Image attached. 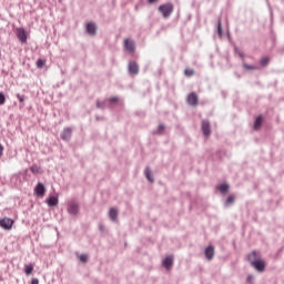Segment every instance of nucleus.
<instances>
[{
    "label": "nucleus",
    "mask_w": 284,
    "mask_h": 284,
    "mask_svg": "<svg viewBox=\"0 0 284 284\" xmlns=\"http://www.w3.org/2000/svg\"><path fill=\"white\" fill-rule=\"evenodd\" d=\"M158 10L159 12H161L164 19H170V17H172V13L174 12V4L171 2H166L164 4H161Z\"/></svg>",
    "instance_id": "obj_1"
},
{
    "label": "nucleus",
    "mask_w": 284,
    "mask_h": 284,
    "mask_svg": "<svg viewBox=\"0 0 284 284\" xmlns=\"http://www.w3.org/2000/svg\"><path fill=\"white\" fill-rule=\"evenodd\" d=\"M251 266L254 267V270H256V272L263 273V272H265V270L267 267V263L265 262V260H263L261 257L257 261H253Z\"/></svg>",
    "instance_id": "obj_2"
},
{
    "label": "nucleus",
    "mask_w": 284,
    "mask_h": 284,
    "mask_svg": "<svg viewBox=\"0 0 284 284\" xmlns=\"http://www.w3.org/2000/svg\"><path fill=\"white\" fill-rule=\"evenodd\" d=\"M12 225H14L13 219L2 217L0 220V227H2V230H12Z\"/></svg>",
    "instance_id": "obj_3"
},
{
    "label": "nucleus",
    "mask_w": 284,
    "mask_h": 284,
    "mask_svg": "<svg viewBox=\"0 0 284 284\" xmlns=\"http://www.w3.org/2000/svg\"><path fill=\"white\" fill-rule=\"evenodd\" d=\"M261 258V251H252L246 255L245 261H247L250 265H252L253 261H260Z\"/></svg>",
    "instance_id": "obj_4"
},
{
    "label": "nucleus",
    "mask_w": 284,
    "mask_h": 284,
    "mask_svg": "<svg viewBox=\"0 0 284 284\" xmlns=\"http://www.w3.org/2000/svg\"><path fill=\"white\" fill-rule=\"evenodd\" d=\"M162 266L170 272L174 267V255H169L162 261Z\"/></svg>",
    "instance_id": "obj_5"
},
{
    "label": "nucleus",
    "mask_w": 284,
    "mask_h": 284,
    "mask_svg": "<svg viewBox=\"0 0 284 284\" xmlns=\"http://www.w3.org/2000/svg\"><path fill=\"white\" fill-rule=\"evenodd\" d=\"M99 30V27L94 23V22H88L87 23V34H89V37H97V32Z\"/></svg>",
    "instance_id": "obj_6"
},
{
    "label": "nucleus",
    "mask_w": 284,
    "mask_h": 284,
    "mask_svg": "<svg viewBox=\"0 0 284 284\" xmlns=\"http://www.w3.org/2000/svg\"><path fill=\"white\" fill-rule=\"evenodd\" d=\"M186 103L191 105V108H196V105H199V95L195 92H191L187 95Z\"/></svg>",
    "instance_id": "obj_7"
},
{
    "label": "nucleus",
    "mask_w": 284,
    "mask_h": 284,
    "mask_svg": "<svg viewBox=\"0 0 284 284\" xmlns=\"http://www.w3.org/2000/svg\"><path fill=\"white\" fill-rule=\"evenodd\" d=\"M201 130L204 136H210V134H212V124L210 123V120L202 121Z\"/></svg>",
    "instance_id": "obj_8"
},
{
    "label": "nucleus",
    "mask_w": 284,
    "mask_h": 284,
    "mask_svg": "<svg viewBox=\"0 0 284 284\" xmlns=\"http://www.w3.org/2000/svg\"><path fill=\"white\" fill-rule=\"evenodd\" d=\"M34 194L39 199H43V196H45V185H43V183L39 182L34 187Z\"/></svg>",
    "instance_id": "obj_9"
},
{
    "label": "nucleus",
    "mask_w": 284,
    "mask_h": 284,
    "mask_svg": "<svg viewBox=\"0 0 284 284\" xmlns=\"http://www.w3.org/2000/svg\"><path fill=\"white\" fill-rule=\"evenodd\" d=\"M128 70L131 77H136L139 74V63L136 61H130Z\"/></svg>",
    "instance_id": "obj_10"
},
{
    "label": "nucleus",
    "mask_w": 284,
    "mask_h": 284,
    "mask_svg": "<svg viewBox=\"0 0 284 284\" xmlns=\"http://www.w3.org/2000/svg\"><path fill=\"white\" fill-rule=\"evenodd\" d=\"M124 48H125V50H128V52H130L131 54H134V52L136 51V44L134 43L133 40H130V39H125V41H124Z\"/></svg>",
    "instance_id": "obj_11"
},
{
    "label": "nucleus",
    "mask_w": 284,
    "mask_h": 284,
    "mask_svg": "<svg viewBox=\"0 0 284 284\" xmlns=\"http://www.w3.org/2000/svg\"><path fill=\"white\" fill-rule=\"evenodd\" d=\"M109 217L112 223H119V210H116V207L110 209Z\"/></svg>",
    "instance_id": "obj_12"
},
{
    "label": "nucleus",
    "mask_w": 284,
    "mask_h": 284,
    "mask_svg": "<svg viewBox=\"0 0 284 284\" xmlns=\"http://www.w3.org/2000/svg\"><path fill=\"white\" fill-rule=\"evenodd\" d=\"M214 254H215L214 246L209 245L205 247L204 255L206 261H212V258H214Z\"/></svg>",
    "instance_id": "obj_13"
},
{
    "label": "nucleus",
    "mask_w": 284,
    "mask_h": 284,
    "mask_svg": "<svg viewBox=\"0 0 284 284\" xmlns=\"http://www.w3.org/2000/svg\"><path fill=\"white\" fill-rule=\"evenodd\" d=\"M263 121H264V118H263V114H260L255 121H254V125H253V129L256 131V130H261V128H263Z\"/></svg>",
    "instance_id": "obj_14"
},
{
    "label": "nucleus",
    "mask_w": 284,
    "mask_h": 284,
    "mask_svg": "<svg viewBox=\"0 0 284 284\" xmlns=\"http://www.w3.org/2000/svg\"><path fill=\"white\" fill-rule=\"evenodd\" d=\"M61 139L62 141H70V139H72V129L70 128L64 129L61 134Z\"/></svg>",
    "instance_id": "obj_15"
},
{
    "label": "nucleus",
    "mask_w": 284,
    "mask_h": 284,
    "mask_svg": "<svg viewBox=\"0 0 284 284\" xmlns=\"http://www.w3.org/2000/svg\"><path fill=\"white\" fill-rule=\"evenodd\" d=\"M17 37L21 43H26V41H28V36H26V30L23 29H18Z\"/></svg>",
    "instance_id": "obj_16"
},
{
    "label": "nucleus",
    "mask_w": 284,
    "mask_h": 284,
    "mask_svg": "<svg viewBox=\"0 0 284 284\" xmlns=\"http://www.w3.org/2000/svg\"><path fill=\"white\" fill-rule=\"evenodd\" d=\"M47 205H49V207H54L57 205H59V197L52 195L49 199H47Z\"/></svg>",
    "instance_id": "obj_17"
},
{
    "label": "nucleus",
    "mask_w": 284,
    "mask_h": 284,
    "mask_svg": "<svg viewBox=\"0 0 284 284\" xmlns=\"http://www.w3.org/2000/svg\"><path fill=\"white\" fill-rule=\"evenodd\" d=\"M236 203V196L235 195H229L227 199L224 202L225 207H230L231 205H234Z\"/></svg>",
    "instance_id": "obj_18"
},
{
    "label": "nucleus",
    "mask_w": 284,
    "mask_h": 284,
    "mask_svg": "<svg viewBox=\"0 0 284 284\" xmlns=\"http://www.w3.org/2000/svg\"><path fill=\"white\" fill-rule=\"evenodd\" d=\"M217 190L221 194H227V192H230V185L227 183H222L217 186Z\"/></svg>",
    "instance_id": "obj_19"
},
{
    "label": "nucleus",
    "mask_w": 284,
    "mask_h": 284,
    "mask_svg": "<svg viewBox=\"0 0 284 284\" xmlns=\"http://www.w3.org/2000/svg\"><path fill=\"white\" fill-rule=\"evenodd\" d=\"M144 174L149 183H154V178L152 176V171H150V166L145 168Z\"/></svg>",
    "instance_id": "obj_20"
},
{
    "label": "nucleus",
    "mask_w": 284,
    "mask_h": 284,
    "mask_svg": "<svg viewBox=\"0 0 284 284\" xmlns=\"http://www.w3.org/2000/svg\"><path fill=\"white\" fill-rule=\"evenodd\" d=\"M225 34V31L223 30V24L221 22V19L217 21V37L220 39H223V36Z\"/></svg>",
    "instance_id": "obj_21"
},
{
    "label": "nucleus",
    "mask_w": 284,
    "mask_h": 284,
    "mask_svg": "<svg viewBox=\"0 0 284 284\" xmlns=\"http://www.w3.org/2000/svg\"><path fill=\"white\" fill-rule=\"evenodd\" d=\"M75 255L78 256L80 263H82L83 265L88 264V261H89L88 254L79 255V253H75Z\"/></svg>",
    "instance_id": "obj_22"
},
{
    "label": "nucleus",
    "mask_w": 284,
    "mask_h": 284,
    "mask_svg": "<svg viewBox=\"0 0 284 284\" xmlns=\"http://www.w3.org/2000/svg\"><path fill=\"white\" fill-rule=\"evenodd\" d=\"M261 68H267L270 65V57H263L260 60Z\"/></svg>",
    "instance_id": "obj_23"
},
{
    "label": "nucleus",
    "mask_w": 284,
    "mask_h": 284,
    "mask_svg": "<svg viewBox=\"0 0 284 284\" xmlns=\"http://www.w3.org/2000/svg\"><path fill=\"white\" fill-rule=\"evenodd\" d=\"M159 136H163L165 134V124H159L158 130L154 132Z\"/></svg>",
    "instance_id": "obj_24"
},
{
    "label": "nucleus",
    "mask_w": 284,
    "mask_h": 284,
    "mask_svg": "<svg viewBox=\"0 0 284 284\" xmlns=\"http://www.w3.org/2000/svg\"><path fill=\"white\" fill-rule=\"evenodd\" d=\"M33 270H34V266H32V264L26 265L24 274H27V276H30V274H32Z\"/></svg>",
    "instance_id": "obj_25"
},
{
    "label": "nucleus",
    "mask_w": 284,
    "mask_h": 284,
    "mask_svg": "<svg viewBox=\"0 0 284 284\" xmlns=\"http://www.w3.org/2000/svg\"><path fill=\"white\" fill-rule=\"evenodd\" d=\"M79 214V204L72 203V216H77Z\"/></svg>",
    "instance_id": "obj_26"
},
{
    "label": "nucleus",
    "mask_w": 284,
    "mask_h": 284,
    "mask_svg": "<svg viewBox=\"0 0 284 284\" xmlns=\"http://www.w3.org/2000/svg\"><path fill=\"white\" fill-rule=\"evenodd\" d=\"M234 52H235V54H239V57H240L241 59H245V53H243V52L239 49V47H234Z\"/></svg>",
    "instance_id": "obj_27"
},
{
    "label": "nucleus",
    "mask_w": 284,
    "mask_h": 284,
    "mask_svg": "<svg viewBox=\"0 0 284 284\" xmlns=\"http://www.w3.org/2000/svg\"><path fill=\"white\" fill-rule=\"evenodd\" d=\"M184 74H185V77H194L195 71H194V69H185Z\"/></svg>",
    "instance_id": "obj_28"
},
{
    "label": "nucleus",
    "mask_w": 284,
    "mask_h": 284,
    "mask_svg": "<svg viewBox=\"0 0 284 284\" xmlns=\"http://www.w3.org/2000/svg\"><path fill=\"white\" fill-rule=\"evenodd\" d=\"M43 65H45V60H43V59H38V61H37V68L41 69V68H43Z\"/></svg>",
    "instance_id": "obj_29"
},
{
    "label": "nucleus",
    "mask_w": 284,
    "mask_h": 284,
    "mask_svg": "<svg viewBox=\"0 0 284 284\" xmlns=\"http://www.w3.org/2000/svg\"><path fill=\"white\" fill-rule=\"evenodd\" d=\"M97 108L99 110H105V102L97 101Z\"/></svg>",
    "instance_id": "obj_30"
},
{
    "label": "nucleus",
    "mask_w": 284,
    "mask_h": 284,
    "mask_svg": "<svg viewBox=\"0 0 284 284\" xmlns=\"http://www.w3.org/2000/svg\"><path fill=\"white\" fill-rule=\"evenodd\" d=\"M242 65H243L244 70H256V67H254L252 64L243 63Z\"/></svg>",
    "instance_id": "obj_31"
},
{
    "label": "nucleus",
    "mask_w": 284,
    "mask_h": 284,
    "mask_svg": "<svg viewBox=\"0 0 284 284\" xmlns=\"http://www.w3.org/2000/svg\"><path fill=\"white\" fill-rule=\"evenodd\" d=\"M6 104V94L3 92H0V105Z\"/></svg>",
    "instance_id": "obj_32"
},
{
    "label": "nucleus",
    "mask_w": 284,
    "mask_h": 284,
    "mask_svg": "<svg viewBox=\"0 0 284 284\" xmlns=\"http://www.w3.org/2000/svg\"><path fill=\"white\" fill-rule=\"evenodd\" d=\"M39 166H37V165H32L31 168H30V171L33 173V174H39Z\"/></svg>",
    "instance_id": "obj_33"
},
{
    "label": "nucleus",
    "mask_w": 284,
    "mask_h": 284,
    "mask_svg": "<svg viewBox=\"0 0 284 284\" xmlns=\"http://www.w3.org/2000/svg\"><path fill=\"white\" fill-rule=\"evenodd\" d=\"M246 283H250V284L254 283V275L252 274L247 275Z\"/></svg>",
    "instance_id": "obj_34"
},
{
    "label": "nucleus",
    "mask_w": 284,
    "mask_h": 284,
    "mask_svg": "<svg viewBox=\"0 0 284 284\" xmlns=\"http://www.w3.org/2000/svg\"><path fill=\"white\" fill-rule=\"evenodd\" d=\"M99 231L101 232V234H105V225H103V223L99 224Z\"/></svg>",
    "instance_id": "obj_35"
},
{
    "label": "nucleus",
    "mask_w": 284,
    "mask_h": 284,
    "mask_svg": "<svg viewBox=\"0 0 284 284\" xmlns=\"http://www.w3.org/2000/svg\"><path fill=\"white\" fill-rule=\"evenodd\" d=\"M17 99L20 101V103H23V101H26V98L21 94H17Z\"/></svg>",
    "instance_id": "obj_36"
},
{
    "label": "nucleus",
    "mask_w": 284,
    "mask_h": 284,
    "mask_svg": "<svg viewBox=\"0 0 284 284\" xmlns=\"http://www.w3.org/2000/svg\"><path fill=\"white\" fill-rule=\"evenodd\" d=\"M110 103H119V98L114 97V98H110L109 99Z\"/></svg>",
    "instance_id": "obj_37"
},
{
    "label": "nucleus",
    "mask_w": 284,
    "mask_h": 284,
    "mask_svg": "<svg viewBox=\"0 0 284 284\" xmlns=\"http://www.w3.org/2000/svg\"><path fill=\"white\" fill-rule=\"evenodd\" d=\"M31 284H39V280L33 277V278L31 280Z\"/></svg>",
    "instance_id": "obj_38"
},
{
    "label": "nucleus",
    "mask_w": 284,
    "mask_h": 284,
    "mask_svg": "<svg viewBox=\"0 0 284 284\" xmlns=\"http://www.w3.org/2000/svg\"><path fill=\"white\" fill-rule=\"evenodd\" d=\"M0 156H3V145L0 144Z\"/></svg>",
    "instance_id": "obj_39"
},
{
    "label": "nucleus",
    "mask_w": 284,
    "mask_h": 284,
    "mask_svg": "<svg viewBox=\"0 0 284 284\" xmlns=\"http://www.w3.org/2000/svg\"><path fill=\"white\" fill-rule=\"evenodd\" d=\"M156 1H159V0H148V3H150L152 6L153 3H156Z\"/></svg>",
    "instance_id": "obj_40"
},
{
    "label": "nucleus",
    "mask_w": 284,
    "mask_h": 284,
    "mask_svg": "<svg viewBox=\"0 0 284 284\" xmlns=\"http://www.w3.org/2000/svg\"><path fill=\"white\" fill-rule=\"evenodd\" d=\"M68 212H72V204H69Z\"/></svg>",
    "instance_id": "obj_41"
}]
</instances>
